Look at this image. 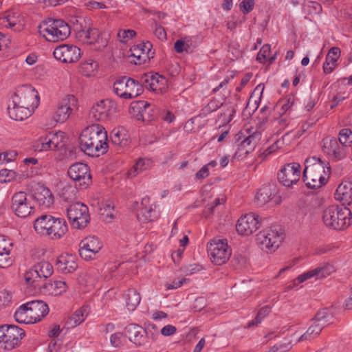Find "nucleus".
<instances>
[{
  "label": "nucleus",
  "instance_id": "obj_39",
  "mask_svg": "<svg viewBox=\"0 0 352 352\" xmlns=\"http://www.w3.org/2000/svg\"><path fill=\"white\" fill-rule=\"evenodd\" d=\"M126 331L130 341L140 346L143 344L144 338L142 334V328L140 326L131 324L126 327Z\"/></svg>",
  "mask_w": 352,
  "mask_h": 352
},
{
  "label": "nucleus",
  "instance_id": "obj_47",
  "mask_svg": "<svg viewBox=\"0 0 352 352\" xmlns=\"http://www.w3.org/2000/svg\"><path fill=\"white\" fill-rule=\"evenodd\" d=\"M148 167V160H145L144 159H139L136 163L133 165V166L128 170L127 176L128 177H134L137 176L138 174L142 173L143 170H145Z\"/></svg>",
  "mask_w": 352,
  "mask_h": 352
},
{
  "label": "nucleus",
  "instance_id": "obj_48",
  "mask_svg": "<svg viewBox=\"0 0 352 352\" xmlns=\"http://www.w3.org/2000/svg\"><path fill=\"white\" fill-rule=\"evenodd\" d=\"M98 68V63L92 59H89L80 64V72L85 76H91L94 74Z\"/></svg>",
  "mask_w": 352,
  "mask_h": 352
},
{
  "label": "nucleus",
  "instance_id": "obj_22",
  "mask_svg": "<svg viewBox=\"0 0 352 352\" xmlns=\"http://www.w3.org/2000/svg\"><path fill=\"white\" fill-rule=\"evenodd\" d=\"M152 44L149 41L140 43L131 48V56L135 65H142L147 63L150 58L153 57L154 52L152 51Z\"/></svg>",
  "mask_w": 352,
  "mask_h": 352
},
{
  "label": "nucleus",
  "instance_id": "obj_38",
  "mask_svg": "<svg viewBox=\"0 0 352 352\" xmlns=\"http://www.w3.org/2000/svg\"><path fill=\"white\" fill-rule=\"evenodd\" d=\"M340 56V50L338 47H331L326 56L325 62L323 64V71L325 74H330L336 68V62Z\"/></svg>",
  "mask_w": 352,
  "mask_h": 352
},
{
  "label": "nucleus",
  "instance_id": "obj_23",
  "mask_svg": "<svg viewBox=\"0 0 352 352\" xmlns=\"http://www.w3.org/2000/svg\"><path fill=\"white\" fill-rule=\"evenodd\" d=\"M258 205L264 206L267 203L277 205L280 202V197L278 195V190L274 185L267 184L259 189L256 195Z\"/></svg>",
  "mask_w": 352,
  "mask_h": 352
},
{
  "label": "nucleus",
  "instance_id": "obj_2",
  "mask_svg": "<svg viewBox=\"0 0 352 352\" xmlns=\"http://www.w3.org/2000/svg\"><path fill=\"white\" fill-rule=\"evenodd\" d=\"M331 174L329 163L315 156L305 161L303 181L309 188L316 189L325 185Z\"/></svg>",
  "mask_w": 352,
  "mask_h": 352
},
{
  "label": "nucleus",
  "instance_id": "obj_57",
  "mask_svg": "<svg viewBox=\"0 0 352 352\" xmlns=\"http://www.w3.org/2000/svg\"><path fill=\"white\" fill-rule=\"evenodd\" d=\"M254 0H243L239 3V8L243 14H248L254 9Z\"/></svg>",
  "mask_w": 352,
  "mask_h": 352
},
{
  "label": "nucleus",
  "instance_id": "obj_33",
  "mask_svg": "<svg viewBox=\"0 0 352 352\" xmlns=\"http://www.w3.org/2000/svg\"><path fill=\"white\" fill-rule=\"evenodd\" d=\"M34 110L30 109L28 107L23 105H14V102L12 101L8 107V113L10 118L14 120L22 121L29 118Z\"/></svg>",
  "mask_w": 352,
  "mask_h": 352
},
{
  "label": "nucleus",
  "instance_id": "obj_16",
  "mask_svg": "<svg viewBox=\"0 0 352 352\" xmlns=\"http://www.w3.org/2000/svg\"><path fill=\"white\" fill-rule=\"evenodd\" d=\"M53 54L56 59L63 63H73L81 57V50L74 45L63 44L55 48Z\"/></svg>",
  "mask_w": 352,
  "mask_h": 352
},
{
  "label": "nucleus",
  "instance_id": "obj_36",
  "mask_svg": "<svg viewBox=\"0 0 352 352\" xmlns=\"http://www.w3.org/2000/svg\"><path fill=\"white\" fill-rule=\"evenodd\" d=\"M111 142L120 148L129 144L130 139L128 131L123 127L115 128L111 133Z\"/></svg>",
  "mask_w": 352,
  "mask_h": 352
},
{
  "label": "nucleus",
  "instance_id": "obj_29",
  "mask_svg": "<svg viewBox=\"0 0 352 352\" xmlns=\"http://www.w3.org/2000/svg\"><path fill=\"white\" fill-rule=\"evenodd\" d=\"M26 304L34 323L41 321L49 313L48 305L42 300H32Z\"/></svg>",
  "mask_w": 352,
  "mask_h": 352
},
{
  "label": "nucleus",
  "instance_id": "obj_46",
  "mask_svg": "<svg viewBox=\"0 0 352 352\" xmlns=\"http://www.w3.org/2000/svg\"><path fill=\"white\" fill-rule=\"evenodd\" d=\"M51 134L49 133L45 136L40 137L35 142L34 148L35 150L38 151H44L53 150L52 144Z\"/></svg>",
  "mask_w": 352,
  "mask_h": 352
},
{
  "label": "nucleus",
  "instance_id": "obj_64",
  "mask_svg": "<svg viewBox=\"0 0 352 352\" xmlns=\"http://www.w3.org/2000/svg\"><path fill=\"white\" fill-rule=\"evenodd\" d=\"M270 52V45H264L257 54V60L260 62H264L269 56Z\"/></svg>",
  "mask_w": 352,
  "mask_h": 352
},
{
  "label": "nucleus",
  "instance_id": "obj_27",
  "mask_svg": "<svg viewBox=\"0 0 352 352\" xmlns=\"http://www.w3.org/2000/svg\"><path fill=\"white\" fill-rule=\"evenodd\" d=\"M24 24V16L19 12L8 11L0 18V25L12 28L15 31H21Z\"/></svg>",
  "mask_w": 352,
  "mask_h": 352
},
{
  "label": "nucleus",
  "instance_id": "obj_62",
  "mask_svg": "<svg viewBox=\"0 0 352 352\" xmlns=\"http://www.w3.org/2000/svg\"><path fill=\"white\" fill-rule=\"evenodd\" d=\"M124 336L120 332H117L111 335L110 338L111 344L114 347H120L123 344Z\"/></svg>",
  "mask_w": 352,
  "mask_h": 352
},
{
  "label": "nucleus",
  "instance_id": "obj_61",
  "mask_svg": "<svg viewBox=\"0 0 352 352\" xmlns=\"http://www.w3.org/2000/svg\"><path fill=\"white\" fill-rule=\"evenodd\" d=\"M189 279L182 278L180 279L173 280L172 283H166L165 287L166 289H175L180 287L184 284L188 283Z\"/></svg>",
  "mask_w": 352,
  "mask_h": 352
},
{
  "label": "nucleus",
  "instance_id": "obj_5",
  "mask_svg": "<svg viewBox=\"0 0 352 352\" xmlns=\"http://www.w3.org/2000/svg\"><path fill=\"white\" fill-rule=\"evenodd\" d=\"M283 232L279 226H273L261 231L256 236V243L267 253H272L280 246Z\"/></svg>",
  "mask_w": 352,
  "mask_h": 352
},
{
  "label": "nucleus",
  "instance_id": "obj_44",
  "mask_svg": "<svg viewBox=\"0 0 352 352\" xmlns=\"http://www.w3.org/2000/svg\"><path fill=\"white\" fill-rule=\"evenodd\" d=\"M43 281L53 274V267L47 261H41L33 266Z\"/></svg>",
  "mask_w": 352,
  "mask_h": 352
},
{
  "label": "nucleus",
  "instance_id": "obj_50",
  "mask_svg": "<svg viewBox=\"0 0 352 352\" xmlns=\"http://www.w3.org/2000/svg\"><path fill=\"white\" fill-rule=\"evenodd\" d=\"M338 140L340 144L346 150V147L352 145V131L349 128L342 129L339 132Z\"/></svg>",
  "mask_w": 352,
  "mask_h": 352
},
{
  "label": "nucleus",
  "instance_id": "obj_60",
  "mask_svg": "<svg viewBox=\"0 0 352 352\" xmlns=\"http://www.w3.org/2000/svg\"><path fill=\"white\" fill-rule=\"evenodd\" d=\"M153 32L155 36L160 41L166 39V32L165 29L157 23H155L153 26Z\"/></svg>",
  "mask_w": 352,
  "mask_h": 352
},
{
  "label": "nucleus",
  "instance_id": "obj_11",
  "mask_svg": "<svg viewBox=\"0 0 352 352\" xmlns=\"http://www.w3.org/2000/svg\"><path fill=\"white\" fill-rule=\"evenodd\" d=\"M237 135V140L240 142L235 155L239 157L246 156L252 152L261 138V133L258 130L251 132L250 130L245 129L240 131Z\"/></svg>",
  "mask_w": 352,
  "mask_h": 352
},
{
  "label": "nucleus",
  "instance_id": "obj_55",
  "mask_svg": "<svg viewBox=\"0 0 352 352\" xmlns=\"http://www.w3.org/2000/svg\"><path fill=\"white\" fill-rule=\"evenodd\" d=\"M235 111L233 107H229L225 111L219 115V120H221L223 124H228L233 118Z\"/></svg>",
  "mask_w": 352,
  "mask_h": 352
},
{
  "label": "nucleus",
  "instance_id": "obj_21",
  "mask_svg": "<svg viewBox=\"0 0 352 352\" xmlns=\"http://www.w3.org/2000/svg\"><path fill=\"white\" fill-rule=\"evenodd\" d=\"M114 112L113 102L109 100H103L92 107L89 111V118L96 121H106Z\"/></svg>",
  "mask_w": 352,
  "mask_h": 352
},
{
  "label": "nucleus",
  "instance_id": "obj_63",
  "mask_svg": "<svg viewBox=\"0 0 352 352\" xmlns=\"http://www.w3.org/2000/svg\"><path fill=\"white\" fill-rule=\"evenodd\" d=\"M12 299V294L6 289L0 291V307L7 305Z\"/></svg>",
  "mask_w": 352,
  "mask_h": 352
},
{
  "label": "nucleus",
  "instance_id": "obj_34",
  "mask_svg": "<svg viewBox=\"0 0 352 352\" xmlns=\"http://www.w3.org/2000/svg\"><path fill=\"white\" fill-rule=\"evenodd\" d=\"M54 217L50 214H43L38 217L34 223V228L37 234L47 236L52 226Z\"/></svg>",
  "mask_w": 352,
  "mask_h": 352
},
{
  "label": "nucleus",
  "instance_id": "obj_35",
  "mask_svg": "<svg viewBox=\"0 0 352 352\" xmlns=\"http://www.w3.org/2000/svg\"><path fill=\"white\" fill-rule=\"evenodd\" d=\"M43 292L52 296L60 295L67 289V285L62 280H50L43 285Z\"/></svg>",
  "mask_w": 352,
  "mask_h": 352
},
{
  "label": "nucleus",
  "instance_id": "obj_15",
  "mask_svg": "<svg viewBox=\"0 0 352 352\" xmlns=\"http://www.w3.org/2000/svg\"><path fill=\"white\" fill-rule=\"evenodd\" d=\"M102 248V243L95 236H89L79 244V254L82 258L89 261L94 259Z\"/></svg>",
  "mask_w": 352,
  "mask_h": 352
},
{
  "label": "nucleus",
  "instance_id": "obj_31",
  "mask_svg": "<svg viewBox=\"0 0 352 352\" xmlns=\"http://www.w3.org/2000/svg\"><path fill=\"white\" fill-rule=\"evenodd\" d=\"M56 267L58 270L62 273H72L78 267L76 258L73 254L60 255L57 259Z\"/></svg>",
  "mask_w": 352,
  "mask_h": 352
},
{
  "label": "nucleus",
  "instance_id": "obj_18",
  "mask_svg": "<svg viewBox=\"0 0 352 352\" xmlns=\"http://www.w3.org/2000/svg\"><path fill=\"white\" fill-rule=\"evenodd\" d=\"M322 152L332 160L338 161L345 157L346 150L335 138L326 137L323 138Z\"/></svg>",
  "mask_w": 352,
  "mask_h": 352
},
{
  "label": "nucleus",
  "instance_id": "obj_3",
  "mask_svg": "<svg viewBox=\"0 0 352 352\" xmlns=\"http://www.w3.org/2000/svg\"><path fill=\"white\" fill-rule=\"evenodd\" d=\"M351 210L342 206L332 205L323 211L322 220L327 227L341 230L351 223Z\"/></svg>",
  "mask_w": 352,
  "mask_h": 352
},
{
  "label": "nucleus",
  "instance_id": "obj_20",
  "mask_svg": "<svg viewBox=\"0 0 352 352\" xmlns=\"http://www.w3.org/2000/svg\"><path fill=\"white\" fill-rule=\"evenodd\" d=\"M334 272V267L330 264H326L322 267H318L314 270H309L298 276L295 280H293L292 283L289 284L287 287V289L289 290L297 287L300 283L310 279L313 277L316 278H323L329 276Z\"/></svg>",
  "mask_w": 352,
  "mask_h": 352
},
{
  "label": "nucleus",
  "instance_id": "obj_19",
  "mask_svg": "<svg viewBox=\"0 0 352 352\" xmlns=\"http://www.w3.org/2000/svg\"><path fill=\"white\" fill-rule=\"evenodd\" d=\"M300 166L298 163L293 162L284 166L278 173V179L280 184L290 187L300 179Z\"/></svg>",
  "mask_w": 352,
  "mask_h": 352
},
{
  "label": "nucleus",
  "instance_id": "obj_14",
  "mask_svg": "<svg viewBox=\"0 0 352 352\" xmlns=\"http://www.w3.org/2000/svg\"><path fill=\"white\" fill-rule=\"evenodd\" d=\"M327 316L326 310L318 311L312 319L311 324L307 331L299 338L298 341L311 340L319 336L322 329L329 324Z\"/></svg>",
  "mask_w": 352,
  "mask_h": 352
},
{
  "label": "nucleus",
  "instance_id": "obj_13",
  "mask_svg": "<svg viewBox=\"0 0 352 352\" xmlns=\"http://www.w3.org/2000/svg\"><path fill=\"white\" fill-rule=\"evenodd\" d=\"M11 208L14 214L21 218L30 215L33 210L31 201L25 192H15L12 197Z\"/></svg>",
  "mask_w": 352,
  "mask_h": 352
},
{
  "label": "nucleus",
  "instance_id": "obj_51",
  "mask_svg": "<svg viewBox=\"0 0 352 352\" xmlns=\"http://www.w3.org/2000/svg\"><path fill=\"white\" fill-rule=\"evenodd\" d=\"M50 134L53 150L63 148L65 145V133L63 131H58L56 133L50 132Z\"/></svg>",
  "mask_w": 352,
  "mask_h": 352
},
{
  "label": "nucleus",
  "instance_id": "obj_10",
  "mask_svg": "<svg viewBox=\"0 0 352 352\" xmlns=\"http://www.w3.org/2000/svg\"><path fill=\"white\" fill-rule=\"evenodd\" d=\"M208 253L214 264L221 265L229 260L232 250L226 240L214 239L208 245Z\"/></svg>",
  "mask_w": 352,
  "mask_h": 352
},
{
  "label": "nucleus",
  "instance_id": "obj_26",
  "mask_svg": "<svg viewBox=\"0 0 352 352\" xmlns=\"http://www.w3.org/2000/svg\"><path fill=\"white\" fill-rule=\"evenodd\" d=\"M12 240L8 236L0 235V267L6 268L12 264Z\"/></svg>",
  "mask_w": 352,
  "mask_h": 352
},
{
  "label": "nucleus",
  "instance_id": "obj_52",
  "mask_svg": "<svg viewBox=\"0 0 352 352\" xmlns=\"http://www.w3.org/2000/svg\"><path fill=\"white\" fill-rule=\"evenodd\" d=\"M271 311V307L265 305L261 308L258 311L255 319L248 323V327L256 325L261 322L262 320L265 318Z\"/></svg>",
  "mask_w": 352,
  "mask_h": 352
},
{
  "label": "nucleus",
  "instance_id": "obj_7",
  "mask_svg": "<svg viewBox=\"0 0 352 352\" xmlns=\"http://www.w3.org/2000/svg\"><path fill=\"white\" fill-rule=\"evenodd\" d=\"M67 214L72 227L74 229H84L90 222L88 206L81 202L70 204L67 208Z\"/></svg>",
  "mask_w": 352,
  "mask_h": 352
},
{
  "label": "nucleus",
  "instance_id": "obj_54",
  "mask_svg": "<svg viewBox=\"0 0 352 352\" xmlns=\"http://www.w3.org/2000/svg\"><path fill=\"white\" fill-rule=\"evenodd\" d=\"M264 88L265 87L263 84L258 85L250 96V102L254 101L255 104H256L258 102H260L264 91Z\"/></svg>",
  "mask_w": 352,
  "mask_h": 352
},
{
  "label": "nucleus",
  "instance_id": "obj_41",
  "mask_svg": "<svg viewBox=\"0 0 352 352\" xmlns=\"http://www.w3.org/2000/svg\"><path fill=\"white\" fill-rule=\"evenodd\" d=\"M14 316L15 320L19 323L34 324L26 303L21 305L17 309Z\"/></svg>",
  "mask_w": 352,
  "mask_h": 352
},
{
  "label": "nucleus",
  "instance_id": "obj_56",
  "mask_svg": "<svg viewBox=\"0 0 352 352\" xmlns=\"http://www.w3.org/2000/svg\"><path fill=\"white\" fill-rule=\"evenodd\" d=\"M221 106V104L219 101L212 100L201 109L202 113L205 116L217 110Z\"/></svg>",
  "mask_w": 352,
  "mask_h": 352
},
{
  "label": "nucleus",
  "instance_id": "obj_49",
  "mask_svg": "<svg viewBox=\"0 0 352 352\" xmlns=\"http://www.w3.org/2000/svg\"><path fill=\"white\" fill-rule=\"evenodd\" d=\"M138 218L143 221H152L157 218L156 211L152 208V206L141 207Z\"/></svg>",
  "mask_w": 352,
  "mask_h": 352
},
{
  "label": "nucleus",
  "instance_id": "obj_6",
  "mask_svg": "<svg viewBox=\"0 0 352 352\" xmlns=\"http://www.w3.org/2000/svg\"><path fill=\"white\" fill-rule=\"evenodd\" d=\"M114 93L121 98L129 100L135 98L143 92V85L133 78L122 76L113 83Z\"/></svg>",
  "mask_w": 352,
  "mask_h": 352
},
{
  "label": "nucleus",
  "instance_id": "obj_9",
  "mask_svg": "<svg viewBox=\"0 0 352 352\" xmlns=\"http://www.w3.org/2000/svg\"><path fill=\"white\" fill-rule=\"evenodd\" d=\"M14 105H23L30 109L35 110L39 104V96L37 91L30 85L19 87L12 96Z\"/></svg>",
  "mask_w": 352,
  "mask_h": 352
},
{
  "label": "nucleus",
  "instance_id": "obj_24",
  "mask_svg": "<svg viewBox=\"0 0 352 352\" xmlns=\"http://www.w3.org/2000/svg\"><path fill=\"white\" fill-rule=\"evenodd\" d=\"M77 100L72 95H68L63 98L57 106L54 115L56 122H63L69 117L74 107L76 106Z\"/></svg>",
  "mask_w": 352,
  "mask_h": 352
},
{
  "label": "nucleus",
  "instance_id": "obj_1",
  "mask_svg": "<svg viewBox=\"0 0 352 352\" xmlns=\"http://www.w3.org/2000/svg\"><path fill=\"white\" fill-rule=\"evenodd\" d=\"M80 149L89 156L98 157L108 150V137L104 127L93 124L86 127L79 138Z\"/></svg>",
  "mask_w": 352,
  "mask_h": 352
},
{
  "label": "nucleus",
  "instance_id": "obj_28",
  "mask_svg": "<svg viewBox=\"0 0 352 352\" xmlns=\"http://www.w3.org/2000/svg\"><path fill=\"white\" fill-rule=\"evenodd\" d=\"M33 197L40 206L45 208L50 207L54 203L52 192L43 184H37L34 189Z\"/></svg>",
  "mask_w": 352,
  "mask_h": 352
},
{
  "label": "nucleus",
  "instance_id": "obj_53",
  "mask_svg": "<svg viewBox=\"0 0 352 352\" xmlns=\"http://www.w3.org/2000/svg\"><path fill=\"white\" fill-rule=\"evenodd\" d=\"M136 36V32L133 30H120L118 32V36L122 43H126L130 39Z\"/></svg>",
  "mask_w": 352,
  "mask_h": 352
},
{
  "label": "nucleus",
  "instance_id": "obj_8",
  "mask_svg": "<svg viewBox=\"0 0 352 352\" xmlns=\"http://www.w3.org/2000/svg\"><path fill=\"white\" fill-rule=\"evenodd\" d=\"M25 335L23 329L14 324L0 327V348L12 350L18 346Z\"/></svg>",
  "mask_w": 352,
  "mask_h": 352
},
{
  "label": "nucleus",
  "instance_id": "obj_17",
  "mask_svg": "<svg viewBox=\"0 0 352 352\" xmlns=\"http://www.w3.org/2000/svg\"><path fill=\"white\" fill-rule=\"evenodd\" d=\"M261 226V219L258 214L250 212L242 216L237 221L236 229L241 235H250Z\"/></svg>",
  "mask_w": 352,
  "mask_h": 352
},
{
  "label": "nucleus",
  "instance_id": "obj_4",
  "mask_svg": "<svg viewBox=\"0 0 352 352\" xmlns=\"http://www.w3.org/2000/svg\"><path fill=\"white\" fill-rule=\"evenodd\" d=\"M39 34L50 42H58L66 39L70 34L69 25L60 19H49L38 26Z\"/></svg>",
  "mask_w": 352,
  "mask_h": 352
},
{
  "label": "nucleus",
  "instance_id": "obj_32",
  "mask_svg": "<svg viewBox=\"0 0 352 352\" xmlns=\"http://www.w3.org/2000/svg\"><path fill=\"white\" fill-rule=\"evenodd\" d=\"M67 230L66 221L64 219L54 217L47 237L52 240H58L67 233Z\"/></svg>",
  "mask_w": 352,
  "mask_h": 352
},
{
  "label": "nucleus",
  "instance_id": "obj_12",
  "mask_svg": "<svg viewBox=\"0 0 352 352\" xmlns=\"http://www.w3.org/2000/svg\"><path fill=\"white\" fill-rule=\"evenodd\" d=\"M69 177L76 185L86 188L91 183V175L89 166L84 163H76L72 165L67 171Z\"/></svg>",
  "mask_w": 352,
  "mask_h": 352
},
{
  "label": "nucleus",
  "instance_id": "obj_45",
  "mask_svg": "<svg viewBox=\"0 0 352 352\" xmlns=\"http://www.w3.org/2000/svg\"><path fill=\"white\" fill-rule=\"evenodd\" d=\"M193 47L190 37L179 39L174 44L175 50L177 53H190L192 51Z\"/></svg>",
  "mask_w": 352,
  "mask_h": 352
},
{
  "label": "nucleus",
  "instance_id": "obj_37",
  "mask_svg": "<svg viewBox=\"0 0 352 352\" xmlns=\"http://www.w3.org/2000/svg\"><path fill=\"white\" fill-rule=\"evenodd\" d=\"M336 198L343 201L344 204L351 205L352 204V183L342 182L336 190Z\"/></svg>",
  "mask_w": 352,
  "mask_h": 352
},
{
  "label": "nucleus",
  "instance_id": "obj_58",
  "mask_svg": "<svg viewBox=\"0 0 352 352\" xmlns=\"http://www.w3.org/2000/svg\"><path fill=\"white\" fill-rule=\"evenodd\" d=\"M76 190L71 186H66L62 190L61 196L65 200H71L75 197Z\"/></svg>",
  "mask_w": 352,
  "mask_h": 352
},
{
  "label": "nucleus",
  "instance_id": "obj_42",
  "mask_svg": "<svg viewBox=\"0 0 352 352\" xmlns=\"http://www.w3.org/2000/svg\"><path fill=\"white\" fill-rule=\"evenodd\" d=\"M87 316V309L85 307H81L77 309L67 320L66 322L68 328L75 327L80 324Z\"/></svg>",
  "mask_w": 352,
  "mask_h": 352
},
{
  "label": "nucleus",
  "instance_id": "obj_40",
  "mask_svg": "<svg viewBox=\"0 0 352 352\" xmlns=\"http://www.w3.org/2000/svg\"><path fill=\"white\" fill-rule=\"evenodd\" d=\"M24 280L28 286L34 289H42L43 285H41V283L43 280L33 267L25 273Z\"/></svg>",
  "mask_w": 352,
  "mask_h": 352
},
{
  "label": "nucleus",
  "instance_id": "obj_25",
  "mask_svg": "<svg viewBox=\"0 0 352 352\" xmlns=\"http://www.w3.org/2000/svg\"><path fill=\"white\" fill-rule=\"evenodd\" d=\"M142 82L147 89L157 94H162L168 89L166 78L158 74H145L142 78Z\"/></svg>",
  "mask_w": 352,
  "mask_h": 352
},
{
  "label": "nucleus",
  "instance_id": "obj_30",
  "mask_svg": "<svg viewBox=\"0 0 352 352\" xmlns=\"http://www.w3.org/2000/svg\"><path fill=\"white\" fill-rule=\"evenodd\" d=\"M100 31L96 28L77 30L76 38L83 44H95L100 38Z\"/></svg>",
  "mask_w": 352,
  "mask_h": 352
},
{
  "label": "nucleus",
  "instance_id": "obj_43",
  "mask_svg": "<svg viewBox=\"0 0 352 352\" xmlns=\"http://www.w3.org/2000/svg\"><path fill=\"white\" fill-rule=\"evenodd\" d=\"M126 306L129 311H134L140 302V295L134 289H129L124 295Z\"/></svg>",
  "mask_w": 352,
  "mask_h": 352
},
{
  "label": "nucleus",
  "instance_id": "obj_59",
  "mask_svg": "<svg viewBox=\"0 0 352 352\" xmlns=\"http://www.w3.org/2000/svg\"><path fill=\"white\" fill-rule=\"evenodd\" d=\"M294 104L293 98L289 97L285 100H283L279 102V104L281 105L280 109L279 111V113L283 116H285L286 113L291 109Z\"/></svg>",
  "mask_w": 352,
  "mask_h": 352
}]
</instances>
